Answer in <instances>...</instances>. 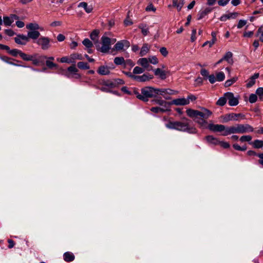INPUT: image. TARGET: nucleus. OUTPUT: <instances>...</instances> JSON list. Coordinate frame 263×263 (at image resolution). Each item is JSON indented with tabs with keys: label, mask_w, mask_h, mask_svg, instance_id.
Segmentation results:
<instances>
[{
	"label": "nucleus",
	"mask_w": 263,
	"mask_h": 263,
	"mask_svg": "<svg viewBox=\"0 0 263 263\" xmlns=\"http://www.w3.org/2000/svg\"><path fill=\"white\" fill-rule=\"evenodd\" d=\"M257 99L256 94L252 93L250 95L249 101L251 103H254L256 102Z\"/></svg>",
	"instance_id": "nucleus-50"
},
{
	"label": "nucleus",
	"mask_w": 263,
	"mask_h": 263,
	"mask_svg": "<svg viewBox=\"0 0 263 263\" xmlns=\"http://www.w3.org/2000/svg\"><path fill=\"white\" fill-rule=\"evenodd\" d=\"M208 78L211 84L214 83L216 82V81H217L216 78L215 77L214 74H211L209 76Z\"/></svg>",
	"instance_id": "nucleus-59"
},
{
	"label": "nucleus",
	"mask_w": 263,
	"mask_h": 263,
	"mask_svg": "<svg viewBox=\"0 0 263 263\" xmlns=\"http://www.w3.org/2000/svg\"><path fill=\"white\" fill-rule=\"evenodd\" d=\"M168 72L161 70L160 68H157L154 70V74L156 76H158L162 80H164L166 78V74Z\"/></svg>",
	"instance_id": "nucleus-18"
},
{
	"label": "nucleus",
	"mask_w": 263,
	"mask_h": 263,
	"mask_svg": "<svg viewBox=\"0 0 263 263\" xmlns=\"http://www.w3.org/2000/svg\"><path fill=\"white\" fill-rule=\"evenodd\" d=\"M257 156L259 158L258 161V163L263 166V153L258 154Z\"/></svg>",
	"instance_id": "nucleus-63"
},
{
	"label": "nucleus",
	"mask_w": 263,
	"mask_h": 263,
	"mask_svg": "<svg viewBox=\"0 0 263 263\" xmlns=\"http://www.w3.org/2000/svg\"><path fill=\"white\" fill-rule=\"evenodd\" d=\"M78 67L81 69H88L89 68V65L85 62H79L78 63Z\"/></svg>",
	"instance_id": "nucleus-36"
},
{
	"label": "nucleus",
	"mask_w": 263,
	"mask_h": 263,
	"mask_svg": "<svg viewBox=\"0 0 263 263\" xmlns=\"http://www.w3.org/2000/svg\"><path fill=\"white\" fill-rule=\"evenodd\" d=\"M253 130V128L249 124H236L235 126L227 127L222 135L227 136L235 133L244 134L252 132Z\"/></svg>",
	"instance_id": "nucleus-3"
},
{
	"label": "nucleus",
	"mask_w": 263,
	"mask_h": 263,
	"mask_svg": "<svg viewBox=\"0 0 263 263\" xmlns=\"http://www.w3.org/2000/svg\"><path fill=\"white\" fill-rule=\"evenodd\" d=\"M137 64L141 65L144 70L149 71L152 69V66L149 65L147 58H143L139 59L137 61Z\"/></svg>",
	"instance_id": "nucleus-11"
},
{
	"label": "nucleus",
	"mask_w": 263,
	"mask_h": 263,
	"mask_svg": "<svg viewBox=\"0 0 263 263\" xmlns=\"http://www.w3.org/2000/svg\"><path fill=\"white\" fill-rule=\"evenodd\" d=\"M124 59L123 57H116L114 59V63L118 65L124 64Z\"/></svg>",
	"instance_id": "nucleus-44"
},
{
	"label": "nucleus",
	"mask_w": 263,
	"mask_h": 263,
	"mask_svg": "<svg viewBox=\"0 0 263 263\" xmlns=\"http://www.w3.org/2000/svg\"><path fill=\"white\" fill-rule=\"evenodd\" d=\"M189 104H190V101H188V100L184 98L174 99L171 102V105L173 104L176 105H186Z\"/></svg>",
	"instance_id": "nucleus-15"
},
{
	"label": "nucleus",
	"mask_w": 263,
	"mask_h": 263,
	"mask_svg": "<svg viewBox=\"0 0 263 263\" xmlns=\"http://www.w3.org/2000/svg\"><path fill=\"white\" fill-rule=\"evenodd\" d=\"M130 46L129 42L127 40H122L118 42L114 46L116 50H123L124 48H128Z\"/></svg>",
	"instance_id": "nucleus-12"
},
{
	"label": "nucleus",
	"mask_w": 263,
	"mask_h": 263,
	"mask_svg": "<svg viewBox=\"0 0 263 263\" xmlns=\"http://www.w3.org/2000/svg\"><path fill=\"white\" fill-rule=\"evenodd\" d=\"M101 41L102 46L100 47L99 46L97 47V49L103 53L108 52L110 49V45L111 44V39L104 35L102 36Z\"/></svg>",
	"instance_id": "nucleus-5"
},
{
	"label": "nucleus",
	"mask_w": 263,
	"mask_h": 263,
	"mask_svg": "<svg viewBox=\"0 0 263 263\" xmlns=\"http://www.w3.org/2000/svg\"><path fill=\"white\" fill-rule=\"evenodd\" d=\"M149 47L148 46V44H144L140 52V56L143 57L145 55L146 53H147L149 52Z\"/></svg>",
	"instance_id": "nucleus-29"
},
{
	"label": "nucleus",
	"mask_w": 263,
	"mask_h": 263,
	"mask_svg": "<svg viewBox=\"0 0 263 263\" xmlns=\"http://www.w3.org/2000/svg\"><path fill=\"white\" fill-rule=\"evenodd\" d=\"M218 144H220L221 146L224 148H227L230 147V144L228 142H220L219 141V143Z\"/></svg>",
	"instance_id": "nucleus-62"
},
{
	"label": "nucleus",
	"mask_w": 263,
	"mask_h": 263,
	"mask_svg": "<svg viewBox=\"0 0 263 263\" xmlns=\"http://www.w3.org/2000/svg\"><path fill=\"white\" fill-rule=\"evenodd\" d=\"M99 34V30H94L90 34V37L93 41L94 44L96 45V47L99 46V43L98 41V35Z\"/></svg>",
	"instance_id": "nucleus-16"
},
{
	"label": "nucleus",
	"mask_w": 263,
	"mask_h": 263,
	"mask_svg": "<svg viewBox=\"0 0 263 263\" xmlns=\"http://www.w3.org/2000/svg\"><path fill=\"white\" fill-rule=\"evenodd\" d=\"M151 110L153 112L158 113L159 112H165L166 110H167V109L162 108L159 107H154L151 108Z\"/></svg>",
	"instance_id": "nucleus-45"
},
{
	"label": "nucleus",
	"mask_w": 263,
	"mask_h": 263,
	"mask_svg": "<svg viewBox=\"0 0 263 263\" xmlns=\"http://www.w3.org/2000/svg\"><path fill=\"white\" fill-rule=\"evenodd\" d=\"M251 139H252V137L251 136H249V135L242 136L240 138V140L241 142H245V141L249 142L251 140Z\"/></svg>",
	"instance_id": "nucleus-52"
},
{
	"label": "nucleus",
	"mask_w": 263,
	"mask_h": 263,
	"mask_svg": "<svg viewBox=\"0 0 263 263\" xmlns=\"http://www.w3.org/2000/svg\"><path fill=\"white\" fill-rule=\"evenodd\" d=\"M16 43L20 45H25L29 42L28 37L24 34H18L14 37Z\"/></svg>",
	"instance_id": "nucleus-13"
},
{
	"label": "nucleus",
	"mask_w": 263,
	"mask_h": 263,
	"mask_svg": "<svg viewBox=\"0 0 263 263\" xmlns=\"http://www.w3.org/2000/svg\"><path fill=\"white\" fill-rule=\"evenodd\" d=\"M1 59L4 62L9 64H12V62L11 61V60H13V61H15L14 59H12L10 58H8L7 57H6V56H3V57H2L1 58Z\"/></svg>",
	"instance_id": "nucleus-54"
},
{
	"label": "nucleus",
	"mask_w": 263,
	"mask_h": 263,
	"mask_svg": "<svg viewBox=\"0 0 263 263\" xmlns=\"http://www.w3.org/2000/svg\"><path fill=\"white\" fill-rule=\"evenodd\" d=\"M232 57V53L230 51H228L226 53L223 57V59L226 61L229 64L232 65L234 62Z\"/></svg>",
	"instance_id": "nucleus-22"
},
{
	"label": "nucleus",
	"mask_w": 263,
	"mask_h": 263,
	"mask_svg": "<svg viewBox=\"0 0 263 263\" xmlns=\"http://www.w3.org/2000/svg\"><path fill=\"white\" fill-rule=\"evenodd\" d=\"M238 15V13L233 12L228 14H224L221 16L220 20L221 21H226L228 19L235 18Z\"/></svg>",
	"instance_id": "nucleus-20"
},
{
	"label": "nucleus",
	"mask_w": 263,
	"mask_h": 263,
	"mask_svg": "<svg viewBox=\"0 0 263 263\" xmlns=\"http://www.w3.org/2000/svg\"><path fill=\"white\" fill-rule=\"evenodd\" d=\"M209 128L211 130L215 132H221L223 131L224 132L227 128L223 125L213 124H209Z\"/></svg>",
	"instance_id": "nucleus-14"
},
{
	"label": "nucleus",
	"mask_w": 263,
	"mask_h": 263,
	"mask_svg": "<svg viewBox=\"0 0 263 263\" xmlns=\"http://www.w3.org/2000/svg\"><path fill=\"white\" fill-rule=\"evenodd\" d=\"M124 66H129L130 67H133L135 65L134 63L131 60H127L126 61H124Z\"/></svg>",
	"instance_id": "nucleus-58"
},
{
	"label": "nucleus",
	"mask_w": 263,
	"mask_h": 263,
	"mask_svg": "<svg viewBox=\"0 0 263 263\" xmlns=\"http://www.w3.org/2000/svg\"><path fill=\"white\" fill-rule=\"evenodd\" d=\"M229 1L230 0H219L218 2V4L220 6H224L226 5Z\"/></svg>",
	"instance_id": "nucleus-60"
},
{
	"label": "nucleus",
	"mask_w": 263,
	"mask_h": 263,
	"mask_svg": "<svg viewBox=\"0 0 263 263\" xmlns=\"http://www.w3.org/2000/svg\"><path fill=\"white\" fill-rule=\"evenodd\" d=\"M98 72L101 75H107L109 74L110 71L108 67L101 66L99 67Z\"/></svg>",
	"instance_id": "nucleus-27"
},
{
	"label": "nucleus",
	"mask_w": 263,
	"mask_h": 263,
	"mask_svg": "<svg viewBox=\"0 0 263 263\" xmlns=\"http://www.w3.org/2000/svg\"><path fill=\"white\" fill-rule=\"evenodd\" d=\"M227 102V98L224 96L223 97L220 98L217 101V105L222 106L225 105Z\"/></svg>",
	"instance_id": "nucleus-43"
},
{
	"label": "nucleus",
	"mask_w": 263,
	"mask_h": 263,
	"mask_svg": "<svg viewBox=\"0 0 263 263\" xmlns=\"http://www.w3.org/2000/svg\"><path fill=\"white\" fill-rule=\"evenodd\" d=\"M159 51L162 55H163L164 57H166L168 54V51L166 48L165 47H161L160 48Z\"/></svg>",
	"instance_id": "nucleus-48"
},
{
	"label": "nucleus",
	"mask_w": 263,
	"mask_h": 263,
	"mask_svg": "<svg viewBox=\"0 0 263 263\" xmlns=\"http://www.w3.org/2000/svg\"><path fill=\"white\" fill-rule=\"evenodd\" d=\"M238 117H240L242 119L245 118V116L241 114H230L225 115L223 117V122H227L231 120H238Z\"/></svg>",
	"instance_id": "nucleus-9"
},
{
	"label": "nucleus",
	"mask_w": 263,
	"mask_h": 263,
	"mask_svg": "<svg viewBox=\"0 0 263 263\" xmlns=\"http://www.w3.org/2000/svg\"><path fill=\"white\" fill-rule=\"evenodd\" d=\"M247 24V21L245 20H239L238 24L237 25V28L240 29L242 27H243L245 25H246Z\"/></svg>",
	"instance_id": "nucleus-57"
},
{
	"label": "nucleus",
	"mask_w": 263,
	"mask_h": 263,
	"mask_svg": "<svg viewBox=\"0 0 263 263\" xmlns=\"http://www.w3.org/2000/svg\"><path fill=\"white\" fill-rule=\"evenodd\" d=\"M145 10L146 11H153V12H155L156 9L154 7L152 3H150L145 8Z\"/></svg>",
	"instance_id": "nucleus-56"
},
{
	"label": "nucleus",
	"mask_w": 263,
	"mask_h": 263,
	"mask_svg": "<svg viewBox=\"0 0 263 263\" xmlns=\"http://www.w3.org/2000/svg\"><path fill=\"white\" fill-rule=\"evenodd\" d=\"M19 55L24 61H30L31 60H32V55L27 54L23 52L22 51H21V53Z\"/></svg>",
	"instance_id": "nucleus-34"
},
{
	"label": "nucleus",
	"mask_w": 263,
	"mask_h": 263,
	"mask_svg": "<svg viewBox=\"0 0 263 263\" xmlns=\"http://www.w3.org/2000/svg\"><path fill=\"white\" fill-rule=\"evenodd\" d=\"M139 28L141 29V31L144 35H146L148 32V28L146 27V25L144 24H141L139 25Z\"/></svg>",
	"instance_id": "nucleus-38"
},
{
	"label": "nucleus",
	"mask_w": 263,
	"mask_h": 263,
	"mask_svg": "<svg viewBox=\"0 0 263 263\" xmlns=\"http://www.w3.org/2000/svg\"><path fill=\"white\" fill-rule=\"evenodd\" d=\"M153 77L150 74H143L142 76H140V82H146L149 81V80L153 79Z\"/></svg>",
	"instance_id": "nucleus-33"
},
{
	"label": "nucleus",
	"mask_w": 263,
	"mask_h": 263,
	"mask_svg": "<svg viewBox=\"0 0 263 263\" xmlns=\"http://www.w3.org/2000/svg\"><path fill=\"white\" fill-rule=\"evenodd\" d=\"M5 32L9 36H12L15 34L14 31L11 29H6Z\"/></svg>",
	"instance_id": "nucleus-64"
},
{
	"label": "nucleus",
	"mask_w": 263,
	"mask_h": 263,
	"mask_svg": "<svg viewBox=\"0 0 263 263\" xmlns=\"http://www.w3.org/2000/svg\"><path fill=\"white\" fill-rule=\"evenodd\" d=\"M211 35L212 36V39L210 41H206L202 45V47H204L206 45H207L208 43H209V47H211L216 42L217 39H216V32H212L211 33Z\"/></svg>",
	"instance_id": "nucleus-23"
},
{
	"label": "nucleus",
	"mask_w": 263,
	"mask_h": 263,
	"mask_svg": "<svg viewBox=\"0 0 263 263\" xmlns=\"http://www.w3.org/2000/svg\"><path fill=\"white\" fill-rule=\"evenodd\" d=\"M64 259L66 262L72 261L74 259V255L70 252H65L64 255Z\"/></svg>",
	"instance_id": "nucleus-24"
},
{
	"label": "nucleus",
	"mask_w": 263,
	"mask_h": 263,
	"mask_svg": "<svg viewBox=\"0 0 263 263\" xmlns=\"http://www.w3.org/2000/svg\"><path fill=\"white\" fill-rule=\"evenodd\" d=\"M237 77H235L233 78L232 79L226 81L224 83V86L226 87L230 86L234 83H235L237 80Z\"/></svg>",
	"instance_id": "nucleus-37"
},
{
	"label": "nucleus",
	"mask_w": 263,
	"mask_h": 263,
	"mask_svg": "<svg viewBox=\"0 0 263 263\" xmlns=\"http://www.w3.org/2000/svg\"><path fill=\"white\" fill-rule=\"evenodd\" d=\"M50 39L46 36H41L36 41V43L41 46L43 50H47L50 47Z\"/></svg>",
	"instance_id": "nucleus-6"
},
{
	"label": "nucleus",
	"mask_w": 263,
	"mask_h": 263,
	"mask_svg": "<svg viewBox=\"0 0 263 263\" xmlns=\"http://www.w3.org/2000/svg\"><path fill=\"white\" fill-rule=\"evenodd\" d=\"M186 112L189 117L201 126L207 124L206 120L212 115V112L205 108H202L201 111L189 108L186 110Z\"/></svg>",
	"instance_id": "nucleus-1"
},
{
	"label": "nucleus",
	"mask_w": 263,
	"mask_h": 263,
	"mask_svg": "<svg viewBox=\"0 0 263 263\" xmlns=\"http://www.w3.org/2000/svg\"><path fill=\"white\" fill-rule=\"evenodd\" d=\"M3 22L6 26H10L11 24L13 22V20L12 19L10 16H4L3 17Z\"/></svg>",
	"instance_id": "nucleus-35"
},
{
	"label": "nucleus",
	"mask_w": 263,
	"mask_h": 263,
	"mask_svg": "<svg viewBox=\"0 0 263 263\" xmlns=\"http://www.w3.org/2000/svg\"><path fill=\"white\" fill-rule=\"evenodd\" d=\"M62 23L61 21H55L52 22L50 25L52 27H58V26H61L62 25Z\"/></svg>",
	"instance_id": "nucleus-55"
},
{
	"label": "nucleus",
	"mask_w": 263,
	"mask_h": 263,
	"mask_svg": "<svg viewBox=\"0 0 263 263\" xmlns=\"http://www.w3.org/2000/svg\"><path fill=\"white\" fill-rule=\"evenodd\" d=\"M69 59L74 62L76 60H82V57L78 53H73L70 55Z\"/></svg>",
	"instance_id": "nucleus-39"
},
{
	"label": "nucleus",
	"mask_w": 263,
	"mask_h": 263,
	"mask_svg": "<svg viewBox=\"0 0 263 263\" xmlns=\"http://www.w3.org/2000/svg\"><path fill=\"white\" fill-rule=\"evenodd\" d=\"M21 51V50L16 49L12 50L10 49L8 53L13 57H16L17 55H20Z\"/></svg>",
	"instance_id": "nucleus-49"
},
{
	"label": "nucleus",
	"mask_w": 263,
	"mask_h": 263,
	"mask_svg": "<svg viewBox=\"0 0 263 263\" xmlns=\"http://www.w3.org/2000/svg\"><path fill=\"white\" fill-rule=\"evenodd\" d=\"M26 28L32 31H37L40 29V26L37 23H30L26 25Z\"/></svg>",
	"instance_id": "nucleus-31"
},
{
	"label": "nucleus",
	"mask_w": 263,
	"mask_h": 263,
	"mask_svg": "<svg viewBox=\"0 0 263 263\" xmlns=\"http://www.w3.org/2000/svg\"><path fill=\"white\" fill-rule=\"evenodd\" d=\"M78 7L83 8L86 12L88 13L91 12L93 10L92 6L91 5L88 6L87 3L86 2L80 3L78 5Z\"/></svg>",
	"instance_id": "nucleus-21"
},
{
	"label": "nucleus",
	"mask_w": 263,
	"mask_h": 263,
	"mask_svg": "<svg viewBox=\"0 0 263 263\" xmlns=\"http://www.w3.org/2000/svg\"><path fill=\"white\" fill-rule=\"evenodd\" d=\"M148 62L153 64H157L158 63V60L156 57L155 56H152L151 57H149L148 59Z\"/></svg>",
	"instance_id": "nucleus-53"
},
{
	"label": "nucleus",
	"mask_w": 263,
	"mask_h": 263,
	"mask_svg": "<svg viewBox=\"0 0 263 263\" xmlns=\"http://www.w3.org/2000/svg\"><path fill=\"white\" fill-rule=\"evenodd\" d=\"M61 62L62 63H73V61L70 59H68L67 57H63L61 59Z\"/></svg>",
	"instance_id": "nucleus-61"
},
{
	"label": "nucleus",
	"mask_w": 263,
	"mask_h": 263,
	"mask_svg": "<svg viewBox=\"0 0 263 263\" xmlns=\"http://www.w3.org/2000/svg\"><path fill=\"white\" fill-rule=\"evenodd\" d=\"M256 95H258L260 100L263 99V87H259L256 90Z\"/></svg>",
	"instance_id": "nucleus-47"
},
{
	"label": "nucleus",
	"mask_w": 263,
	"mask_h": 263,
	"mask_svg": "<svg viewBox=\"0 0 263 263\" xmlns=\"http://www.w3.org/2000/svg\"><path fill=\"white\" fill-rule=\"evenodd\" d=\"M183 119L185 121H188V119L186 118H184ZM165 126L169 129H176L181 132H187L190 134H195L197 132L196 128L190 126L187 122H182L180 121H169L165 124Z\"/></svg>",
	"instance_id": "nucleus-2"
},
{
	"label": "nucleus",
	"mask_w": 263,
	"mask_h": 263,
	"mask_svg": "<svg viewBox=\"0 0 263 263\" xmlns=\"http://www.w3.org/2000/svg\"><path fill=\"white\" fill-rule=\"evenodd\" d=\"M142 96H140L141 100L147 102L148 98L155 97V88L152 87H145L141 89Z\"/></svg>",
	"instance_id": "nucleus-4"
},
{
	"label": "nucleus",
	"mask_w": 263,
	"mask_h": 263,
	"mask_svg": "<svg viewBox=\"0 0 263 263\" xmlns=\"http://www.w3.org/2000/svg\"><path fill=\"white\" fill-rule=\"evenodd\" d=\"M144 71V69L142 67L136 66L133 69V74H141Z\"/></svg>",
	"instance_id": "nucleus-40"
},
{
	"label": "nucleus",
	"mask_w": 263,
	"mask_h": 263,
	"mask_svg": "<svg viewBox=\"0 0 263 263\" xmlns=\"http://www.w3.org/2000/svg\"><path fill=\"white\" fill-rule=\"evenodd\" d=\"M166 89H157L155 88V97L157 95H161L163 96L166 95Z\"/></svg>",
	"instance_id": "nucleus-42"
},
{
	"label": "nucleus",
	"mask_w": 263,
	"mask_h": 263,
	"mask_svg": "<svg viewBox=\"0 0 263 263\" xmlns=\"http://www.w3.org/2000/svg\"><path fill=\"white\" fill-rule=\"evenodd\" d=\"M68 73H66L65 75L68 78H73L74 77L76 78H79L80 76L77 73L78 71V69L74 65L70 66L67 69Z\"/></svg>",
	"instance_id": "nucleus-10"
},
{
	"label": "nucleus",
	"mask_w": 263,
	"mask_h": 263,
	"mask_svg": "<svg viewBox=\"0 0 263 263\" xmlns=\"http://www.w3.org/2000/svg\"><path fill=\"white\" fill-rule=\"evenodd\" d=\"M46 66L50 69H52L53 68H57V65L49 60H47L46 61Z\"/></svg>",
	"instance_id": "nucleus-51"
},
{
	"label": "nucleus",
	"mask_w": 263,
	"mask_h": 263,
	"mask_svg": "<svg viewBox=\"0 0 263 263\" xmlns=\"http://www.w3.org/2000/svg\"><path fill=\"white\" fill-rule=\"evenodd\" d=\"M205 139L210 144L214 145H217L219 143V141L213 136H207L205 137Z\"/></svg>",
	"instance_id": "nucleus-28"
},
{
	"label": "nucleus",
	"mask_w": 263,
	"mask_h": 263,
	"mask_svg": "<svg viewBox=\"0 0 263 263\" xmlns=\"http://www.w3.org/2000/svg\"><path fill=\"white\" fill-rule=\"evenodd\" d=\"M252 144L253 147L255 148H260L263 147V141L260 140H255L252 143Z\"/></svg>",
	"instance_id": "nucleus-30"
},
{
	"label": "nucleus",
	"mask_w": 263,
	"mask_h": 263,
	"mask_svg": "<svg viewBox=\"0 0 263 263\" xmlns=\"http://www.w3.org/2000/svg\"><path fill=\"white\" fill-rule=\"evenodd\" d=\"M40 35V33L38 31H29L27 34V37H28V40L29 39H31L33 40H36L38 39V37Z\"/></svg>",
	"instance_id": "nucleus-25"
},
{
	"label": "nucleus",
	"mask_w": 263,
	"mask_h": 263,
	"mask_svg": "<svg viewBox=\"0 0 263 263\" xmlns=\"http://www.w3.org/2000/svg\"><path fill=\"white\" fill-rule=\"evenodd\" d=\"M47 57L45 55H40L38 54L32 55L31 59L30 61L32 62V64L35 66L42 65L44 64L45 60L47 59Z\"/></svg>",
	"instance_id": "nucleus-7"
},
{
	"label": "nucleus",
	"mask_w": 263,
	"mask_h": 263,
	"mask_svg": "<svg viewBox=\"0 0 263 263\" xmlns=\"http://www.w3.org/2000/svg\"><path fill=\"white\" fill-rule=\"evenodd\" d=\"M256 37H259V41L263 43V27H260L255 34Z\"/></svg>",
	"instance_id": "nucleus-32"
},
{
	"label": "nucleus",
	"mask_w": 263,
	"mask_h": 263,
	"mask_svg": "<svg viewBox=\"0 0 263 263\" xmlns=\"http://www.w3.org/2000/svg\"><path fill=\"white\" fill-rule=\"evenodd\" d=\"M154 101L156 103L163 106L167 110V108H169L171 105V102H167L161 99H155L154 100Z\"/></svg>",
	"instance_id": "nucleus-26"
},
{
	"label": "nucleus",
	"mask_w": 263,
	"mask_h": 263,
	"mask_svg": "<svg viewBox=\"0 0 263 263\" xmlns=\"http://www.w3.org/2000/svg\"><path fill=\"white\" fill-rule=\"evenodd\" d=\"M82 43L87 48H90L93 46L92 43L88 39H84Z\"/></svg>",
	"instance_id": "nucleus-41"
},
{
	"label": "nucleus",
	"mask_w": 263,
	"mask_h": 263,
	"mask_svg": "<svg viewBox=\"0 0 263 263\" xmlns=\"http://www.w3.org/2000/svg\"><path fill=\"white\" fill-rule=\"evenodd\" d=\"M213 9L210 7H206L204 9L199 12L198 20H200L203 18L205 16L210 13Z\"/></svg>",
	"instance_id": "nucleus-19"
},
{
	"label": "nucleus",
	"mask_w": 263,
	"mask_h": 263,
	"mask_svg": "<svg viewBox=\"0 0 263 263\" xmlns=\"http://www.w3.org/2000/svg\"><path fill=\"white\" fill-rule=\"evenodd\" d=\"M216 78L217 81H222L225 78V76L223 72H219L216 73Z\"/></svg>",
	"instance_id": "nucleus-46"
},
{
	"label": "nucleus",
	"mask_w": 263,
	"mask_h": 263,
	"mask_svg": "<svg viewBox=\"0 0 263 263\" xmlns=\"http://www.w3.org/2000/svg\"><path fill=\"white\" fill-rule=\"evenodd\" d=\"M224 96L228 100L229 104L230 106H236L238 104V99L234 97V94L231 92H228L224 93Z\"/></svg>",
	"instance_id": "nucleus-8"
},
{
	"label": "nucleus",
	"mask_w": 263,
	"mask_h": 263,
	"mask_svg": "<svg viewBox=\"0 0 263 263\" xmlns=\"http://www.w3.org/2000/svg\"><path fill=\"white\" fill-rule=\"evenodd\" d=\"M259 73H255L253 76H252L249 79H248L246 82V86L248 88L252 87L255 83V80L259 77Z\"/></svg>",
	"instance_id": "nucleus-17"
}]
</instances>
